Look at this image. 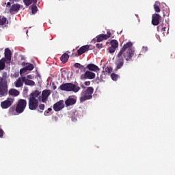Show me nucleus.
I'll return each mask as SVG.
<instances>
[{
    "label": "nucleus",
    "mask_w": 175,
    "mask_h": 175,
    "mask_svg": "<svg viewBox=\"0 0 175 175\" xmlns=\"http://www.w3.org/2000/svg\"><path fill=\"white\" fill-rule=\"evenodd\" d=\"M133 46L131 42H129L124 44L120 52L116 56V61L115 62L116 70L121 69L124 66V58L126 61H132L133 55H135V50L131 47Z\"/></svg>",
    "instance_id": "obj_1"
},
{
    "label": "nucleus",
    "mask_w": 175,
    "mask_h": 175,
    "mask_svg": "<svg viewBox=\"0 0 175 175\" xmlns=\"http://www.w3.org/2000/svg\"><path fill=\"white\" fill-rule=\"evenodd\" d=\"M10 5H12V3L10 2L7 3V6H10Z\"/></svg>",
    "instance_id": "obj_44"
},
{
    "label": "nucleus",
    "mask_w": 175,
    "mask_h": 175,
    "mask_svg": "<svg viewBox=\"0 0 175 175\" xmlns=\"http://www.w3.org/2000/svg\"><path fill=\"white\" fill-rule=\"evenodd\" d=\"M86 69H88L90 72H99L100 70V68L94 64H89L86 66Z\"/></svg>",
    "instance_id": "obj_15"
},
{
    "label": "nucleus",
    "mask_w": 175,
    "mask_h": 175,
    "mask_svg": "<svg viewBox=\"0 0 175 175\" xmlns=\"http://www.w3.org/2000/svg\"><path fill=\"white\" fill-rule=\"evenodd\" d=\"M105 72H106V73L110 74L111 72H113V68L111 66H107L105 68Z\"/></svg>",
    "instance_id": "obj_32"
},
{
    "label": "nucleus",
    "mask_w": 175,
    "mask_h": 175,
    "mask_svg": "<svg viewBox=\"0 0 175 175\" xmlns=\"http://www.w3.org/2000/svg\"><path fill=\"white\" fill-rule=\"evenodd\" d=\"M81 88H83V89H85V86L81 85Z\"/></svg>",
    "instance_id": "obj_47"
},
{
    "label": "nucleus",
    "mask_w": 175,
    "mask_h": 175,
    "mask_svg": "<svg viewBox=\"0 0 175 175\" xmlns=\"http://www.w3.org/2000/svg\"><path fill=\"white\" fill-rule=\"evenodd\" d=\"M87 68L84 67V66L81 65V68L79 69H81V70H83V72H85V69Z\"/></svg>",
    "instance_id": "obj_40"
},
{
    "label": "nucleus",
    "mask_w": 175,
    "mask_h": 175,
    "mask_svg": "<svg viewBox=\"0 0 175 175\" xmlns=\"http://www.w3.org/2000/svg\"><path fill=\"white\" fill-rule=\"evenodd\" d=\"M26 70H33V64H27V66H25Z\"/></svg>",
    "instance_id": "obj_28"
},
{
    "label": "nucleus",
    "mask_w": 175,
    "mask_h": 175,
    "mask_svg": "<svg viewBox=\"0 0 175 175\" xmlns=\"http://www.w3.org/2000/svg\"><path fill=\"white\" fill-rule=\"evenodd\" d=\"M53 90H57V86L56 85H53Z\"/></svg>",
    "instance_id": "obj_46"
},
{
    "label": "nucleus",
    "mask_w": 175,
    "mask_h": 175,
    "mask_svg": "<svg viewBox=\"0 0 175 175\" xmlns=\"http://www.w3.org/2000/svg\"><path fill=\"white\" fill-rule=\"evenodd\" d=\"M158 32H159V29H161V32H163V35H165V32H166V27L163 26V25H160L157 27Z\"/></svg>",
    "instance_id": "obj_27"
},
{
    "label": "nucleus",
    "mask_w": 175,
    "mask_h": 175,
    "mask_svg": "<svg viewBox=\"0 0 175 175\" xmlns=\"http://www.w3.org/2000/svg\"><path fill=\"white\" fill-rule=\"evenodd\" d=\"M38 12V7L36 5H33L31 6V13L32 14H36V13Z\"/></svg>",
    "instance_id": "obj_30"
},
{
    "label": "nucleus",
    "mask_w": 175,
    "mask_h": 175,
    "mask_svg": "<svg viewBox=\"0 0 175 175\" xmlns=\"http://www.w3.org/2000/svg\"><path fill=\"white\" fill-rule=\"evenodd\" d=\"M69 59V55L68 53H64L61 57H60V61L63 64H66Z\"/></svg>",
    "instance_id": "obj_21"
},
{
    "label": "nucleus",
    "mask_w": 175,
    "mask_h": 175,
    "mask_svg": "<svg viewBox=\"0 0 175 175\" xmlns=\"http://www.w3.org/2000/svg\"><path fill=\"white\" fill-rule=\"evenodd\" d=\"M21 8V5L18 3L13 4L12 6L10 7L9 12L11 14H13V13H17V12L20 10Z\"/></svg>",
    "instance_id": "obj_14"
},
{
    "label": "nucleus",
    "mask_w": 175,
    "mask_h": 175,
    "mask_svg": "<svg viewBox=\"0 0 175 175\" xmlns=\"http://www.w3.org/2000/svg\"><path fill=\"white\" fill-rule=\"evenodd\" d=\"M59 90L62 91H67L68 92H79L81 90L80 86H78L76 84H73L72 83H63L59 87Z\"/></svg>",
    "instance_id": "obj_2"
},
{
    "label": "nucleus",
    "mask_w": 175,
    "mask_h": 175,
    "mask_svg": "<svg viewBox=\"0 0 175 175\" xmlns=\"http://www.w3.org/2000/svg\"><path fill=\"white\" fill-rule=\"evenodd\" d=\"M23 2L25 6H29V5H32V3H36L38 0H23Z\"/></svg>",
    "instance_id": "obj_25"
},
{
    "label": "nucleus",
    "mask_w": 175,
    "mask_h": 175,
    "mask_svg": "<svg viewBox=\"0 0 175 175\" xmlns=\"http://www.w3.org/2000/svg\"><path fill=\"white\" fill-rule=\"evenodd\" d=\"M28 105L29 110H36L39 106V100L29 98Z\"/></svg>",
    "instance_id": "obj_8"
},
{
    "label": "nucleus",
    "mask_w": 175,
    "mask_h": 175,
    "mask_svg": "<svg viewBox=\"0 0 175 175\" xmlns=\"http://www.w3.org/2000/svg\"><path fill=\"white\" fill-rule=\"evenodd\" d=\"M27 71V70L25 68V67H24L23 68L20 70V75L26 73Z\"/></svg>",
    "instance_id": "obj_34"
},
{
    "label": "nucleus",
    "mask_w": 175,
    "mask_h": 175,
    "mask_svg": "<svg viewBox=\"0 0 175 175\" xmlns=\"http://www.w3.org/2000/svg\"><path fill=\"white\" fill-rule=\"evenodd\" d=\"M111 36V33L110 31H108L107 32V34H100L96 36V42L97 43H99L100 42H103V40H107Z\"/></svg>",
    "instance_id": "obj_10"
},
{
    "label": "nucleus",
    "mask_w": 175,
    "mask_h": 175,
    "mask_svg": "<svg viewBox=\"0 0 175 175\" xmlns=\"http://www.w3.org/2000/svg\"><path fill=\"white\" fill-rule=\"evenodd\" d=\"M39 108V112L42 113L43 110H44V104H40L38 106Z\"/></svg>",
    "instance_id": "obj_33"
},
{
    "label": "nucleus",
    "mask_w": 175,
    "mask_h": 175,
    "mask_svg": "<svg viewBox=\"0 0 175 175\" xmlns=\"http://www.w3.org/2000/svg\"><path fill=\"white\" fill-rule=\"evenodd\" d=\"M5 57L7 61H12V51H10V49H5Z\"/></svg>",
    "instance_id": "obj_19"
},
{
    "label": "nucleus",
    "mask_w": 175,
    "mask_h": 175,
    "mask_svg": "<svg viewBox=\"0 0 175 175\" xmlns=\"http://www.w3.org/2000/svg\"><path fill=\"white\" fill-rule=\"evenodd\" d=\"M7 76L8 73H3L1 81H0V98H2V96H6V95H8V81L6 80Z\"/></svg>",
    "instance_id": "obj_3"
},
{
    "label": "nucleus",
    "mask_w": 175,
    "mask_h": 175,
    "mask_svg": "<svg viewBox=\"0 0 175 175\" xmlns=\"http://www.w3.org/2000/svg\"><path fill=\"white\" fill-rule=\"evenodd\" d=\"M96 75L92 71L87 70L84 74L81 75L80 77L81 80H94L96 77Z\"/></svg>",
    "instance_id": "obj_7"
},
{
    "label": "nucleus",
    "mask_w": 175,
    "mask_h": 175,
    "mask_svg": "<svg viewBox=\"0 0 175 175\" xmlns=\"http://www.w3.org/2000/svg\"><path fill=\"white\" fill-rule=\"evenodd\" d=\"M90 50V45L82 46L79 49L77 50L78 55H82L84 53H87Z\"/></svg>",
    "instance_id": "obj_17"
},
{
    "label": "nucleus",
    "mask_w": 175,
    "mask_h": 175,
    "mask_svg": "<svg viewBox=\"0 0 175 175\" xmlns=\"http://www.w3.org/2000/svg\"><path fill=\"white\" fill-rule=\"evenodd\" d=\"M142 50H143V51H144L146 53V51H147V50H148V48L147 46H143Z\"/></svg>",
    "instance_id": "obj_41"
},
{
    "label": "nucleus",
    "mask_w": 175,
    "mask_h": 175,
    "mask_svg": "<svg viewBox=\"0 0 175 175\" xmlns=\"http://www.w3.org/2000/svg\"><path fill=\"white\" fill-rule=\"evenodd\" d=\"M1 80H2V77H0V81H1Z\"/></svg>",
    "instance_id": "obj_48"
},
{
    "label": "nucleus",
    "mask_w": 175,
    "mask_h": 175,
    "mask_svg": "<svg viewBox=\"0 0 175 175\" xmlns=\"http://www.w3.org/2000/svg\"><path fill=\"white\" fill-rule=\"evenodd\" d=\"M74 66H75V68H77L80 69L81 64H80V63H75L74 64Z\"/></svg>",
    "instance_id": "obj_36"
},
{
    "label": "nucleus",
    "mask_w": 175,
    "mask_h": 175,
    "mask_svg": "<svg viewBox=\"0 0 175 175\" xmlns=\"http://www.w3.org/2000/svg\"><path fill=\"white\" fill-rule=\"evenodd\" d=\"M171 58H172V59H174V58H175V53H172L171 54Z\"/></svg>",
    "instance_id": "obj_42"
},
{
    "label": "nucleus",
    "mask_w": 175,
    "mask_h": 175,
    "mask_svg": "<svg viewBox=\"0 0 175 175\" xmlns=\"http://www.w3.org/2000/svg\"><path fill=\"white\" fill-rule=\"evenodd\" d=\"M3 130L2 129H0V137H3Z\"/></svg>",
    "instance_id": "obj_39"
},
{
    "label": "nucleus",
    "mask_w": 175,
    "mask_h": 175,
    "mask_svg": "<svg viewBox=\"0 0 175 175\" xmlns=\"http://www.w3.org/2000/svg\"><path fill=\"white\" fill-rule=\"evenodd\" d=\"M76 103V99L75 98H68L65 101L66 106H72V105H75Z\"/></svg>",
    "instance_id": "obj_22"
},
{
    "label": "nucleus",
    "mask_w": 175,
    "mask_h": 175,
    "mask_svg": "<svg viewBox=\"0 0 175 175\" xmlns=\"http://www.w3.org/2000/svg\"><path fill=\"white\" fill-rule=\"evenodd\" d=\"M14 103V98H8L5 100L1 103V107L3 109H9Z\"/></svg>",
    "instance_id": "obj_9"
},
{
    "label": "nucleus",
    "mask_w": 175,
    "mask_h": 175,
    "mask_svg": "<svg viewBox=\"0 0 175 175\" xmlns=\"http://www.w3.org/2000/svg\"><path fill=\"white\" fill-rule=\"evenodd\" d=\"M52 110H53V109H51V108H48L47 111H45L44 113V116H48L49 113L50 111H51Z\"/></svg>",
    "instance_id": "obj_35"
},
{
    "label": "nucleus",
    "mask_w": 175,
    "mask_h": 175,
    "mask_svg": "<svg viewBox=\"0 0 175 175\" xmlns=\"http://www.w3.org/2000/svg\"><path fill=\"white\" fill-rule=\"evenodd\" d=\"M160 5L161 3L158 1H156L154 4V9L157 13H159V12H161V8H159Z\"/></svg>",
    "instance_id": "obj_26"
},
{
    "label": "nucleus",
    "mask_w": 175,
    "mask_h": 175,
    "mask_svg": "<svg viewBox=\"0 0 175 175\" xmlns=\"http://www.w3.org/2000/svg\"><path fill=\"white\" fill-rule=\"evenodd\" d=\"M84 84H85V85L88 87V86L91 85V82L89 81H87L84 82Z\"/></svg>",
    "instance_id": "obj_38"
},
{
    "label": "nucleus",
    "mask_w": 175,
    "mask_h": 175,
    "mask_svg": "<svg viewBox=\"0 0 175 175\" xmlns=\"http://www.w3.org/2000/svg\"><path fill=\"white\" fill-rule=\"evenodd\" d=\"M92 94H94V88L92 87H88L86 90L81 93L80 102L83 103L85 102V100H90V99H92Z\"/></svg>",
    "instance_id": "obj_4"
},
{
    "label": "nucleus",
    "mask_w": 175,
    "mask_h": 175,
    "mask_svg": "<svg viewBox=\"0 0 175 175\" xmlns=\"http://www.w3.org/2000/svg\"><path fill=\"white\" fill-rule=\"evenodd\" d=\"M25 107H27V100L19 99L16 103V107L15 109L16 113H17L18 114H21V113H24Z\"/></svg>",
    "instance_id": "obj_5"
},
{
    "label": "nucleus",
    "mask_w": 175,
    "mask_h": 175,
    "mask_svg": "<svg viewBox=\"0 0 175 175\" xmlns=\"http://www.w3.org/2000/svg\"><path fill=\"white\" fill-rule=\"evenodd\" d=\"M42 94V92L39 90H34L33 92H31L29 95V98L31 99H36L38 98V100H39V96H41L40 94Z\"/></svg>",
    "instance_id": "obj_18"
},
{
    "label": "nucleus",
    "mask_w": 175,
    "mask_h": 175,
    "mask_svg": "<svg viewBox=\"0 0 175 175\" xmlns=\"http://www.w3.org/2000/svg\"><path fill=\"white\" fill-rule=\"evenodd\" d=\"M161 16L158 14H154L152 15V24L153 25H159V22L161 21Z\"/></svg>",
    "instance_id": "obj_13"
},
{
    "label": "nucleus",
    "mask_w": 175,
    "mask_h": 175,
    "mask_svg": "<svg viewBox=\"0 0 175 175\" xmlns=\"http://www.w3.org/2000/svg\"><path fill=\"white\" fill-rule=\"evenodd\" d=\"M111 46L108 49L109 53L110 54H113V53L116 52L117 48L118 47V41L117 40H112L110 42Z\"/></svg>",
    "instance_id": "obj_11"
},
{
    "label": "nucleus",
    "mask_w": 175,
    "mask_h": 175,
    "mask_svg": "<svg viewBox=\"0 0 175 175\" xmlns=\"http://www.w3.org/2000/svg\"><path fill=\"white\" fill-rule=\"evenodd\" d=\"M8 94L10 96H18V95H20V91L16 89H10Z\"/></svg>",
    "instance_id": "obj_20"
},
{
    "label": "nucleus",
    "mask_w": 175,
    "mask_h": 175,
    "mask_svg": "<svg viewBox=\"0 0 175 175\" xmlns=\"http://www.w3.org/2000/svg\"><path fill=\"white\" fill-rule=\"evenodd\" d=\"M25 65H27V64H25V62L22 63V66H25Z\"/></svg>",
    "instance_id": "obj_45"
},
{
    "label": "nucleus",
    "mask_w": 175,
    "mask_h": 175,
    "mask_svg": "<svg viewBox=\"0 0 175 175\" xmlns=\"http://www.w3.org/2000/svg\"><path fill=\"white\" fill-rule=\"evenodd\" d=\"M27 79H32V75H27Z\"/></svg>",
    "instance_id": "obj_43"
},
{
    "label": "nucleus",
    "mask_w": 175,
    "mask_h": 175,
    "mask_svg": "<svg viewBox=\"0 0 175 175\" xmlns=\"http://www.w3.org/2000/svg\"><path fill=\"white\" fill-rule=\"evenodd\" d=\"M111 77L113 81H117V80L118 79V77H120V76H118V75H117L116 73H112L111 75Z\"/></svg>",
    "instance_id": "obj_29"
},
{
    "label": "nucleus",
    "mask_w": 175,
    "mask_h": 175,
    "mask_svg": "<svg viewBox=\"0 0 175 175\" xmlns=\"http://www.w3.org/2000/svg\"><path fill=\"white\" fill-rule=\"evenodd\" d=\"M64 107V100H61L53 105V110L55 111H61Z\"/></svg>",
    "instance_id": "obj_12"
},
{
    "label": "nucleus",
    "mask_w": 175,
    "mask_h": 175,
    "mask_svg": "<svg viewBox=\"0 0 175 175\" xmlns=\"http://www.w3.org/2000/svg\"><path fill=\"white\" fill-rule=\"evenodd\" d=\"M25 85H30L33 87V85H35V81L31 79H27V77H25Z\"/></svg>",
    "instance_id": "obj_23"
},
{
    "label": "nucleus",
    "mask_w": 175,
    "mask_h": 175,
    "mask_svg": "<svg viewBox=\"0 0 175 175\" xmlns=\"http://www.w3.org/2000/svg\"><path fill=\"white\" fill-rule=\"evenodd\" d=\"M6 21H8L6 18L3 17L1 18L0 17V25H5V24H6Z\"/></svg>",
    "instance_id": "obj_31"
},
{
    "label": "nucleus",
    "mask_w": 175,
    "mask_h": 175,
    "mask_svg": "<svg viewBox=\"0 0 175 175\" xmlns=\"http://www.w3.org/2000/svg\"><path fill=\"white\" fill-rule=\"evenodd\" d=\"M49 95H51V92L49 90H44L42 92L41 96L38 97L39 102H42V103H46L47 99H49Z\"/></svg>",
    "instance_id": "obj_6"
},
{
    "label": "nucleus",
    "mask_w": 175,
    "mask_h": 175,
    "mask_svg": "<svg viewBox=\"0 0 175 175\" xmlns=\"http://www.w3.org/2000/svg\"><path fill=\"white\" fill-rule=\"evenodd\" d=\"M25 80V77H19L15 82L14 85L16 88H20V87H23L24 85Z\"/></svg>",
    "instance_id": "obj_16"
},
{
    "label": "nucleus",
    "mask_w": 175,
    "mask_h": 175,
    "mask_svg": "<svg viewBox=\"0 0 175 175\" xmlns=\"http://www.w3.org/2000/svg\"><path fill=\"white\" fill-rule=\"evenodd\" d=\"M5 62H6L5 58H2L0 59V70H3V69H5V67L6 66Z\"/></svg>",
    "instance_id": "obj_24"
},
{
    "label": "nucleus",
    "mask_w": 175,
    "mask_h": 175,
    "mask_svg": "<svg viewBox=\"0 0 175 175\" xmlns=\"http://www.w3.org/2000/svg\"><path fill=\"white\" fill-rule=\"evenodd\" d=\"M96 47L97 49H102V47H103V44H96Z\"/></svg>",
    "instance_id": "obj_37"
}]
</instances>
